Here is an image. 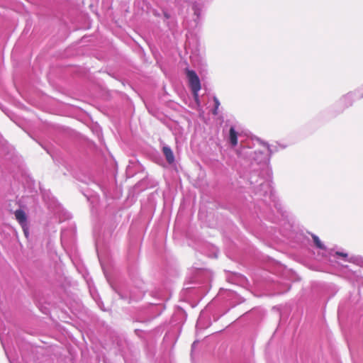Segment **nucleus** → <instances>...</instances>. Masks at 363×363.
Instances as JSON below:
<instances>
[{
    "label": "nucleus",
    "instance_id": "obj_1",
    "mask_svg": "<svg viewBox=\"0 0 363 363\" xmlns=\"http://www.w3.org/2000/svg\"><path fill=\"white\" fill-rule=\"evenodd\" d=\"M186 74L192 91L194 92V95H197L198 91L201 88L200 79L198 75L195 71L189 69H186Z\"/></svg>",
    "mask_w": 363,
    "mask_h": 363
},
{
    "label": "nucleus",
    "instance_id": "obj_2",
    "mask_svg": "<svg viewBox=\"0 0 363 363\" xmlns=\"http://www.w3.org/2000/svg\"><path fill=\"white\" fill-rule=\"evenodd\" d=\"M16 219L21 225L27 224V216L25 212L21 209H18L14 212Z\"/></svg>",
    "mask_w": 363,
    "mask_h": 363
},
{
    "label": "nucleus",
    "instance_id": "obj_3",
    "mask_svg": "<svg viewBox=\"0 0 363 363\" xmlns=\"http://www.w3.org/2000/svg\"><path fill=\"white\" fill-rule=\"evenodd\" d=\"M162 152L165 158L169 164H172L174 162V156L170 147L164 146L162 148Z\"/></svg>",
    "mask_w": 363,
    "mask_h": 363
},
{
    "label": "nucleus",
    "instance_id": "obj_4",
    "mask_svg": "<svg viewBox=\"0 0 363 363\" xmlns=\"http://www.w3.org/2000/svg\"><path fill=\"white\" fill-rule=\"evenodd\" d=\"M229 139L232 146L235 147L238 145V133L233 127L230 128Z\"/></svg>",
    "mask_w": 363,
    "mask_h": 363
},
{
    "label": "nucleus",
    "instance_id": "obj_5",
    "mask_svg": "<svg viewBox=\"0 0 363 363\" xmlns=\"http://www.w3.org/2000/svg\"><path fill=\"white\" fill-rule=\"evenodd\" d=\"M311 238L313 240V242L315 244V246L320 250H325V246L324 244L321 242V240L319 239V238L313 233H311Z\"/></svg>",
    "mask_w": 363,
    "mask_h": 363
},
{
    "label": "nucleus",
    "instance_id": "obj_6",
    "mask_svg": "<svg viewBox=\"0 0 363 363\" xmlns=\"http://www.w3.org/2000/svg\"><path fill=\"white\" fill-rule=\"evenodd\" d=\"M330 255L333 256H337L338 258L341 259L345 262H350V260L348 258V254L346 252L336 251L335 252L334 254H332V252H330Z\"/></svg>",
    "mask_w": 363,
    "mask_h": 363
},
{
    "label": "nucleus",
    "instance_id": "obj_7",
    "mask_svg": "<svg viewBox=\"0 0 363 363\" xmlns=\"http://www.w3.org/2000/svg\"><path fill=\"white\" fill-rule=\"evenodd\" d=\"M213 101L215 102V108L213 111V113L214 115H217L218 114V107L220 106V102H219L218 99L216 97L213 98Z\"/></svg>",
    "mask_w": 363,
    "mask_h": 363
},
{
    "label": "nucleus",
    "instance_id": "obj_8",
    "mask_svg": "<svg viewBox=\"0 0 363 363\" xmlns=\"http://www.w3.org/2000/svg\"><path fill=\"white\" fill-rule=\"evenodd\" d=\"M23 228V233L26 235V237L28 236V224H25V225H21Z\"/></svg>",
    "mask_w": 363,
    "mask_h": 363
}]
</instances>
